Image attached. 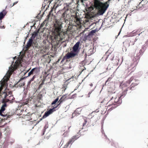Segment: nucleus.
Wrapping results in <instances>:
<instances>
[{
  "label": "nucleus",
  "mask_w": 148,
  "mask_h": 148,
  "mask_svg": "<svg viewBox=\"0 0 148 148\" xmlns=\"http://www.w3.org/2000/svg\"><path fill=\"white\" fill-rule=\"evenodd\" d=\"M69 6H66V10H65L64 12L62 14V17L66 21H68L71 18L70 16V10L69 9Z\"/></svg>",
  "instance_id": "6"
},
{
  "label": "nucleus",
  "mask_w": 148,
  "mask_h": 148,
  "mask_svg": "<svg viewBox=\"0 0 148 148\" xmlns=\"http://www.w3.org/2000/svg\"><path fill=\"white\" fill-rule=\"evenodd\" d=\"M80 42H77L74 45L73 47V50L74 52H76L78 50Z\"/></svg>",
  "instance_id": "18"
},
{
  "label": "nucleus",
  "mask_w": 148,
  "mask_h": 148,
  "mask_svg": "<svg viewBox=\"0 0 148 148\" xmlns=\"http://www.w3.org/2000/svg\"><path fill=\"white\" fill-rule=\"evenodd\" d=\"M7 12L5 10H3L2 12H0V20L1 23L2 21L1 20L4 18Z\"/></svg>",
  "instance_id": "15"
},
{
  "label": "nucleus",
  "mask_w": 148,
  "mask_h": 148,
  "mask_svg": "<svg viewBox=\"0 0 148 148\" xmlns=\"http://www.w3.org/2000/svg\"><path fill=\"white\" fill-rule=\"evenodd\" d=\"M145 35H146V33H145V34H144V36Z\"/></svg>",
  "instance_id": "51"
},
{
  "label": "nucleus",
  "mask_w": 148,
  "mask_h": 148,
  "mask_svg": "<svg viewBox=\"0 0 148 148\" xmlns=\"http://www.w3.org/2000/svg\"><path fill=\"white\" fill-rule=\"evenodd\" d=\"M84 68L85 69H86V68H85V67H84Z\"/></svg>",
  "instance_id": "58"
},
{
  "label": "nucleus",
  "mask_w": 148,
  "mask_h": 148,
  "mask_svg": "<svg viewBox=\"0 0 148 148\" xmlns=\"http://www.w3.org/2000/svg\"><path fill=\"white\" fill-rule=\"evenodd\" d=\"M79 137V136L77 135L74 136L70 139L68 142L71 145L75 140H76Z\"/></svg>",
  "instance_id": "16"
},
{
  "label": "nucleus",
  "mask_w": 148,
  "mask_h": 148,
  "mask_svg": "<svg viewBox=\"0 0 148 148\" xmlns=\"http://www.w3.org/2000/svg\"><path fill=\"white\" fill-rule=\"evenodd\" d=\"M110 100L108 102L106 105H107V108H109L108 112H110L116 108L118 104H121L122 102V100L117 97L116 95L114 94H110L107 97Z\"/></svg>",
  "instance_id": "2"
},
{
  "label": "nucleus",
  "mask_w": 148,
  "mask_h": 148,
  "mask_svg": "<svg viewBox=\"0 0 148 148\" xmlns=\"http://www.w3.org/2000/svg\"><path fill=\"white\" fill-rule=\"evenodd\" d=\"M7 96V95L6 94V95H5V98H6Z\"/></svg>",
  "instance_id": "49"
},
{
  "label": "nucleus",
  "mask_w": 148,
  "mask_h": 148,
  "mask_svg": "<svg viewBox=\"0 0 148 148\" xmlns=\"http://www.w3.org/2000/svg\"><path fill=\"white\" fill-rule=\"evenodd\" d=\"M45 28V27H44V28H43V29H44Z\"/></svg>",
  "instance_id": "52"
},
{
  "label": "nucleus",
  "mask_w": 148,
  "mask_h": 148,
  "mask_svg": "<svg viewBox=\"0 0 148 148\" xmlns=\"http://www.w3.org/2000/svg\"><path fill=\"white\" fill-rule=\"evenodd\" d=\"M75 18H76L75 21L74 23V25L77 27V28H80L82 27L81 19L77 17Z\"/></svg>",
  "instance_id": "12"
},
{
  "label": "nucleus",
  "mask_w": 148,
  "mask_h": 148,
  "mask_svg": "<svg viewBox=\"0 0 148 148\" xmlns=\"http://www.w3.org/2000/svg\"><path fill=\"white\" fill-rule=\"evenodd\" d=\"M70 79V78H69V79H68V80H69Z\"/></svg>",
  "instance_id": "56"
},
{
  "label": "nucleus",
  "mask_w": 148,
  "mask_h": 148,
  "mask_svg": "<svg viewBox=\"0 0 148 148\" xmlns=\"http://www.w3.org/2000/svg\"><path fill=\"white\" fill-rule=\"evenodd\" d=\"M37 35H38V32H34L33 33V34L32 35V36L34 38H35V37Z\"/></svg>",
  "instance_id": "34"
},
{
  "label": "nucleus",
  "mask_w": 148,
  "mask_h": 148,
  "mask_svg": "<svg viewBox=\"0 0 148 148\" xmlns=\"http://www.w3.org/2000/svg\"><path fill=\"white\" fill-rule=\"evenodd\" d=\"M18 2V1H16V2H14L13 4V5L12 6H14V5H15V4H16Z\"/></svg>",
  "instance_id": "40"
},
{
  "label": "nucleus",
  "mask_w": 148,
  "mask_h": 148,
  "mask_svg": "<svg viewBox=\"0 0 148 148\" xmlns=\"http://www.w3.org/2000/svg\"><path fill=\"white\" fill-rule=\"evenodd\" d=\"M70 79V78H69V79H68V80H69Z\"/></svg>",
  "instance_id": "57"
},
{
  "label": "nucleus",
  "mask_w": 148,
  "mask_h": 148,
  "mask_svg": "<svg viewBox=\"0 0 148 148\" xmlns=\"http://www.w3.org/2000/svg\"><path fill=\"white\" fill-rule=\"evenodd\" d=\"M71 67L70 66L69 67L68 66L63 67L61 70V72H62L61 73H63L67 72L68 71V70Z\"/></svg>",
  "instance_id": "22"
},
{
  "label": "nucleus",
  "mask_w": 148,
  "mask_h": 148,
  "mask_svg": "<svg viewBox=\"0 0 148 148\" xmlns=\"http://www.w3.org/2000/svg\"><path fill=\"white\" fill-rule=\"evenodd\" d=\"M60 60V58H59V59H58V60L57 61V62H59V61Z\"/></svg>",
  "instance_id": "47"
},
{
  "label": "nucleus",
  "mask_w": 148,
  "mask_h": 148,
  "mask_svg": "<svg viewBox=\"0 0 148 148\" xmlns=\"http://www.w3.org/2000/svg\"><path fill=\"white\" fill-rule=\"evenodd\" d=\"M120 33V32H119V34Z\"/></svg>",
  "instance_id": "53"
},
{
  "label": "nucleus",
  "mask_w": 148,
  "mask_h": 148,
  "mask_svg": "<svg viewBox=\"0 0 148 148\" xmlns=\"http://www.w3.org/2000/svg\"><path fill=\"white\" fill-rule=\"evenodd\" d=\"M21 63L20 60H18L16 61L13 66L12 67H10L9 70L7 73L6 76L4 77V80L5 81L7 82L9 79L12 73L18 68Z\"/></svg>",
  "instance_id": "3"
},
{
  "label": "nucleus",
  "mask_w": 148,
  "mask_h": 148,
  "mask_svg": "<svg viewBox=\"0 0 148 148\" xmlns=\"http://www.w3.org/2000/svg\"><path fill=\"white\" fill-rule=\"evenodd\" d=\"M138 52V50H135V52Z\"/></svg>",
  "instance_id": "48"
},
{
  "label": "nucleus",
  "mask_w": 148,
  "mask_h": 148,
  "mask_svg": "<svg viewBox=\"0 0 148 148\" xmlns=\"http://www.w3.org/2000/svg\"><path fill=\"white\" fill-rule=\"evenodd\" d=\"M131 40L128 39L126 40L123 42V45L125 47H129L130 45V43Z\"/></svg>",
  "instance_id": "21"
},
{
  "label": "nucleus",
  "mask_w": 148,
  "mask_h": 148,
  "mask_svg": "<svg viewBox=\"0 0 148 148\" xmlns=\"http://www.w3.org/2000/svg\"><path fill=\"white\" fill-rule=\"evenodd\" d=\"M25 84L24 81L23 80V78H21L19 81L16 84L15 86L17 87H21L24 86Z\"/></svg>",
  "instance_id": "14"
},
{
  "label": "nucleus",
  "mask_w": 148,
  "mask_h": 148,
  "mask_svg": "<svg viewBox=\"0 0 148 148\" xmlns=\"http://www.w3.org/2000/svg\"><path fill=\"white\" fill-rule=\"evenodd\" d=\"M112 78V75H111V77H109L108 78L107 80L106 81V83H105V84H106L107 83V84H108L109 83H108V82H110L111 81V80Z\"/></svg>",
  "instance_id": "29"
},
{
  "label": "nucleus",
  "mask_w": 148,
  "mask_h": 148,
  "mask_svg": "<svg viewBox=\"0 0 148 148\" xmlns=\"http://www.w3.org/2000/svg\"><path fill=\"white\" fill-rule=\"evenodd\" d=\"M58 104L56 106L53 107V109L54 110H55L56 108L58 107L59 106V107H60V104L62 103V102H61L59 100L58 101Z\"/></svg>",
  "instance_id": "28"
},
{
  "label": "nucleus",
  "mask_w": 148,
  "mask_h": 148,
  "mask_svg": "<svg viewBox=\"0 0 148 148\" xmlns=\"http://www.w3.org/2000/svg\"><path fill=\"white\" fill-rule=\"evenodd\" d=\"M84 122L83 124L82 127V128L81 130H80L79 131V132L80 134H81L82 132L86 131L87 130L86 129V128L87 126L88 125L90 119L87 118L84 119Z\"/></svg>",
  "instance_id": "9"
},
{
  "label": "nucleus",
  "mask_w": 148,
  "mask_h": 148,
  "mask_svg": "<svg viewBox=\"0 0 148 148\" xmlns=\"http://www.w3.org/2000/svg\"><path fill=\"white\" fill-rule=\"evenodd\" d=\"M62 22L56 21L54 23L53 35L51 37L52 42H58L62 40L61 35L64 34V32H62Z\"/></svg>",
  "instance_id": "1"
},
{
  "label": "nucleus",
  "mask_w": 148,
  "mask_h": 148,
  "mask_svg": "<svg viewBox=\"0 0 148 148\" xmlns=\"http://www.w3.org/2000/svg\"><path fill=\"white\" fill-rule=\"evenodd\" d=\"M67 84L66 82H64V83L63 85L62 88H65V89H66V88L67 87Z\"/></svg>",
  "instance_id": "31"
},
{
  "label": "nucleus",
  "mask_w": 148,
  "mask_h": 148,
  "mask_svg": "<svg viewBox=\"0 0 148 148\" xmlns=\"http://www.w3.org/2000/svg\"><path fill=\"white\" fill-rule=\"evenodd\" d=\"M114 57V55L113 54H110L108 56L107 58H108L111 61L113 60Z\"/></svg>",
  "instance_id": "27"
},
{
  "label": "nucleus",
  "mask_w": 148,
  "mask_h": 148,
  "mask_svg": "<svg viewBox=\"0 0 148 148\" xmlns=\"http://www.w3.org/2000/svg\"><path fill=\"white\" fill-rule=\"evenodd\" d=\"M127 86L126 84H123L121 85V87L122 89V92L120 94V96L119 97V99L122 100V99L127 94V92L129 89V87H127Z\"/></svg>",
  "instance_id": "7"
},
{
  "label": "nucleus",
  "mask_w": 148,
  "mask_h": 148,
  "mask_svg": "<svg viewBox=\"0 0 148 148\" xmlns=\"http://www.w3.org/2000/svg\"><path fill=\"white\" fill-rule=\"evenodd\" d=\"M45 26V24H43V22L41 24V25H40V28H42L44 26Z\"/></svg>",
  "instance_id": "37"
},
{
  "label": "nucleus",
  "mask_w": 148,
  "mask_h": 148,
  "mask_svg": "<svg viewBox=\"0 0 148 148\" xmlns=\"http://www.w3.org/2000/svg\"><path fill=\"white\" fill-rule=\"evenodd\" d=\"M70 144L68 142L64 146V147L63 148H69L70 147L69 146V145Z\"/></svg>",
  "instance_id": "33"
},
{
  "label": "nucleus",
  "mask_w": 148,
  "mask_h": 148,
  "mask_svg": "<svg viewBox=\"0 0 148 148\" xmlns=\"http://www.w3.org/2000/svg\"><path fill=\"white\" fill-rule=\"evenodd\" d=\"M47 1H48V2H49V0H47L46 2H47Z\"/></svg>",
  "instance_id": "50"
},
{
  "label": "nucleus",
  "mask_w": 148,
  "mask_h": 148,
  "mask_svg": "<svg viewBox=\"0 0 148 148\" xmlns=\"http://www.w3.org/2000/svg\"><path fill=\"white\" fill-rule=\"evenodd\" d=\"M48 127L47 126V125H46L45 127H44V128L45 129H46Z\"/></svg>",
  "instance_id": "43"
},
{
  "label": "nucleus",
  "mask_w": 148,
  "mask_h": 148,
  "mask_svg": "<svg viewBox=\"0 0 148 148\" xmlns=\"http://www.w3.org/2000/svg\"><path fill=\"white\" fill-rule=\"evenodd\" d=\"M32 69L34 73L38 74L40 72V68L38 67H36Z\"/></svg>",
  "instance_id": "23"
},
{
  "label": "nucleus",
  "mask_w": 148,
  "mask_h": 148,
  "mask_svg": "<svg viewBox=\"0 0 148 148\" xmlns=\"http://www.w3.org/2000/svg\"><path fill=\"white\" fill-rule=\"evenodd\" d=\"M144 31H143V32H141L140 33L138 34V35L140 36V34H141L143 33H144Z\"/></svg>",
  "instance_id": "42"
},
{
  "label": "nucleus",
  "mask_w": 148,
  "mask_h": 148,
  "mask_svg": "<svg viewBox=\"0 0 148 148\" xmlns=\"http://www.w3.org/2000/svg\"><path fill=\"white\" fill-rule=\"evenodd\" d=\"M90 86H93V84L92 83H91L90 84Z\"/></svg>",
  "instance_id": "46"
},
{
  "label": "nucleus",
  "mask_w": 148,
  "mask_h": 148,
  "mask_svg": "<svg viewBox=\"0 0 148 148\" xmlns=\"http://www.w3.org/2000/svg\"><path fill=\"white\" fill-rule=\"evenodd\" d=\"M77 55V53L74 52H69L67 53L62 58L61 62L62 63L65 60L67 61L68 60L72 58Z\"/></svg>",
  "instance_id": "8"
},
{
  "label": "nucleus",
  "mask_w": 148,
  "mask_h": 148,
  "mask_svg": "<svg viewBox=\"0 0 148 148\" xmlns=\"http://www.w3.org/2000/svg\"><path fill=\"white\" fill-rule=\"evenodd\" d=\"M94 10V8L92 6H90L89 7H88L86 8V11L88 12H90Z\"/></svg>",
  "instance_id": "25"
},
{
  "label": "nucleus",
  "mask_w": 148,
  "mask_h": 148,
  "mask_svg": "<svg viewBox=\"0 0 148 148\" xmlns=\"http://www.w3.org/2000/svg\"><path fill=\"white\" fill-rule=\"evenodd\" d=\"M140 53H138L136 55V56H135L133 59V60L134 61V62L133 64H131V66L132 67L131 69V70L132 71L131 72H133L135 70L136 68V66L137 64L140 59Z\"/></svg>",
  "instance_id": "5"
},
{
  "label": "nucleus",
  "mask_w": 148,
  "mask_h": 148,
  "mask_svg": "<svg viewBox=\"0 0 148 148\" xmlns=\"http://www.w3.org/2000/svg\"><path fill=\"white\" fill-rule=\"evenodd\" d=\"M79 137V136L77 135L74 136L70 139L68 142L71 145L75 140H76Z\"/></svg>",
  "instance_id": "17"
},
{
  "label": "nucleus",
  "mask_w": 148,
  "mask_h": 148,
  "mask_svg": "<svg viewBox=\"0 0 148 148\" xmlns=\"http://www.w3.org/2000/svg\"><path fill=\"white\" fill-rule=\"evenodd\" d=\"M33 40L31 38L29 39V41H28L26 45V48L28 49L29 48L32 46L33 43Z\"/></svg>",
  "instance_id": "19"
},
{
  "label": "nucleus",
  "mask_w": 148,
  "mask_h": 148,
  "mask_svg": "<svg viewBox=\"0 0 148 148\" xmlns=\"http://www.w3.org/2000/svg\"><path fill=\"white\" fill-rule=\"evenodd\" d=\"M95 32H96V30H92L90 32L89 35H93L95 33Z\"/></svg>",
  "instance_id": "32"
},
{
  "label": "nucleus",
  "mask_w": 148,
  "mask_h": 148,
  "mask_svg": "<svg viewBox=\"0 0 148 148\" xmlns=\"http://www.w3.org/2000/svg\"><path fill=\"white\" fill-rule=\"evenodd\" d=\"M66 99V95H63L60 99L59 100L61 102H62L65 101Z\"/></svg>",
  "instance_id": "24"
},
{
  "label": "nucleus",
  "mask_w": 148,
  "mask_h": 148,
  "mask_svg": "<svg viewBox=\"0 0 148 148\" xmlns=\"http://www.w3.org/2000/svg\"><path fill=\"white\" fill-rule=\"evenodd\" d=\"M140 51H141V50H139V53H140Z\"/></svg>",
  "instance_id": "54"
},
{
  "label": "nucleus",
  "mask_w": 148,
  "mask_h": 148,
  "mask_svg": "<svg viewBox=\"0 0 148 148\" xmlns=\"http://www.w3.org/2000/svg\"><path fill=\"white\" fill-rule=\"evenodd\" d=\"M142 1H141V2L140 3H139V5L141 4L142 5H143V4H142Z\"/></svg>",
  "instance_id": "45"
},
{
  "label": "nucleus",
  "mask_w": 148,
  "mask_h": 148,
  "mask_svg": "<svg viewBox=\"0 0 148 148\" xmlns=\"http://www.w3.org/2000/svg\"><path fill=\"white\" fill-rule=\"evenodd\" d=\"M55 111L56 110H54L53 108L50 109L48 111H46L45 112L44 114L42 116V118L44 119L46 118Z\"/></svg>",
  "instance_id": "13"
},
{
  "label": "nucleus",
  "mask_w": 148,
  "mask_h": 148,
  "mask_svg": "<svg viewBox=\"0 0 148 148\" xmlns=\"http://www.w3.org/2000/svg\"><path fill=\"white\" fill-rule=\"evenodd\" d=\"M82 109L81 108H77L74 111V112L73 113V115L75 114L77 116L81 113V112Z\"/></svg>",
  "instance_id": "20"
},
{
  "label": "nucleus",
  "mask_w": 148,
  "mask_h": 148,
  "mask_svg": "<svg viewBox=\"0 0 148 148\" xmlns=\"http://www.w3.org/2000/svg\"><path fill=\"white\" fill-rule=\"evenodd\" d=\"M81 2L82 3H83L84 2V1H86V0H80Z\"/></svg>",
  "instance_id": "44"
},
{
  "label": "nucleus",
  "mask_w": 148,
  "mask_h": 148,
  "mask_svg": "<svg viewBox=\"0 0 148 148\" xmlns=\"http://www.w3.org/2000/svg\"><path fill=\"white\" fill-rule=\"evenodd\" d=\"M143 148H148V144H147L145 145L144 146Z\"/></svg>",
  "instance_id": "39"
},
{
  "label": "nucleus",
  "mask_w": 148,
  "mask_h": 148,
  "mask_svg": "<svg viewBox=\"0 0 148 148\" xmlns=\"http://www.w3.org/2000/svg\"><path fill=\"white\" fill-rule=\"evenodd\" d=\"M59 100L58 97H57L56 99L54 101H53L51 103L52 105L55 104Z\"/></svg>",
  "instance_id": "30"
},
{
  "label": "nucleus",
  "mask_w": 148,
  "mask_h": 148,
  "mask_svg": "<svg viewBox=\"0 0 148 148\" xmlns=\"http://www.w3.org/2000/svg\"><path fill=\"white\" fill-rule=\"evenodd\" d=\"M70 79V78H69V79H68V80H69Z\"/></svg>",
  "instance_id": "55"
},
{
  "label": "nucleus",
  "mask_w": 148,
  "mask_h": 148,
  "mask_svg": "<svg viewBox=\"0 0 148 148\" xmlns=\"http://www.w3.org/2000/svg\"><path fill=\"white\" fill-rule=\"evenodd\" d=\"M36 76L35 75L33 76L31 79L30 80V81H32L34 80L35 78L36 77Z\"/></svg>",
  "instance_id": "36"
},
{
  "label": "nucleus",
  "mask_w": 148,
  "mask_h": 148,
  "mask_svg": "<svg viewBox=\"0 0 148 148\" xmlns=\"http://www.w3.org/2000/svg\"><path fill=\"white\" fill-rule=\"evenodd\" d=\"M105 99H104V100H103V101H101V103H103V102H104V101H105Z\"/></svg>",
  "instance_id": "41"
},
{
  "label": "nucleus",
  "mask_w": 148,
  "mask_h": 148,
  "mask_svg": "<svg viewBox=\"0 0 148 148\" xmlns=\"http://www.w3.org/2000/svg\"><path fill=\"white\" fill-rule=\"evenodd\" d=\"M55 6H56L55 5H54L53 6V7L52 9L49 12V14L47 15V18L43 22V24H45V26H47V24L48 23L49 18L51 15V12L53 11V9H55L57 7V6H56V7L55 8Z\"/></svg>",
  "instance_id": "11"
},
{
  "label": "nucleus",
  "mask_w": 148,
  "mask_h": 148,
  "mask_svg": "<svg viewBox=\"0 0 148 148\" xmlns=\"http://www.w3.org/2000/svg\"><path fill=\"white\" fill-rule=\"evenodd\" d=\"M33 73H34L33 72V71L32 69L28 73V76H30Z\"/></svg>",
  "instance_id": "35"
},
{
  "label": "nucleus",
  "mask_w": 148,
  "mask_h": 148,
  "mask_svg": "<svg viewBox=\"0 0 148 148\" xmlns=\"http://www.w3.org/2000/svg\"><path fill=\"white\" fill-rule=\"evenodd\" d=\"M2 103H3V104L2 105L1 109L0 110V115L6 117V118H5L4 119H7L8 118H10L11 116L10 115H8L6 114L5 115L3 114L2 113L5 110V108L7 107V106L6 103L4 102V100L3 101Z\"/></svg>",
  "instance_id": "10"
},
{
  "label": "nucleus",
  "mask_w": 148,
  "mask_h": 148,
  "mask_svg": "<svg viewBox=\"0 0 148 148\" xmlns=\"http://www.w3.org/2000/svg\"><path fill=\"white\" fill-rule=\"evenodd\" d=\"M5 25H0V29H5Z\"/></svg>",
  "instance_id": "38"
},
{
  "label": "nucleus",
  "mask_w": 148,
  "mask_h": 148,
  "mask_svg": "<svg viewBox=\"0 0 148 148\" xmlns=\"http://www.w3.org/2000/svg\"><path fill=\"white\" fill-rule=\"evenodd\" d=\"M106 141L109 144H110L111 145H114V143L113 141H110L107 138H106Z\"/></svg>",
  "instance_id": "26"
},
{
  "label": "nucleus",
  "mask_w": 148,
  "mask_h": 148,
  "mask_svg": "<svg viewBox=\"0 0 148 148\" xmlns=\"http://www.w3.org/2000/svg\"><path fill=\"white\" fill-rule=\"evenodd\" d=\"M132 83L129 87V89L130 90H133L134 89V88L138 85V80L134 79V77L133 76L131 77V78L126 81V83L124 84H126L127 86V87L129 86L130 84L132 82Z\"/></svg>",
  "instance_id": "4"
}]
</instances>
